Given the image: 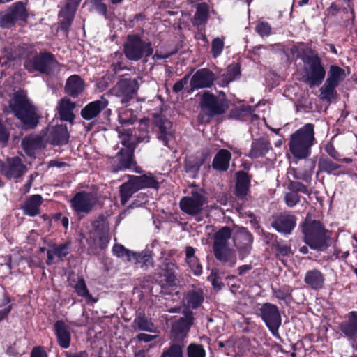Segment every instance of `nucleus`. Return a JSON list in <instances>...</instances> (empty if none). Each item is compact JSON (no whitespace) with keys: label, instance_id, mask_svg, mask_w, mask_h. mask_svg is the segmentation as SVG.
<instances>
[{"label":"nucleus","instance_id":"1","mask_svg":"<svg viewBox=\"0 0 357 357\" xmlns=\"http://www.w3.org/2000/svg\"><path fill=\"white\" fill-rule=\"evenodd\" d=\"M9 108L26 128L33 129L37 126L38 116L36 108L27 98L26 92H15L9 101Z\"/></svg>","mask_w":357,"mask_h":357},{"label":"nucleus","instance_id":"2","mask_svg":"<svg viewBox=\"0 0 357 357\" xmlns=\"http://www.w3.org/2000/svg\"><path fill=\"white\" fill-rule=\"evenodd\" d=\"M314 142V125L307 123L291 135L289 151L297 159H305L310 155Z\"/></svg>","mask_w":357,"mask_h":357},{"label":"nucleus","instance_id":"3","mask_svg":"<svg viewBox=\"0 0 357 357\" xmlns=\"http://www.w3.org/2000/svg\"><path fill=\"white\" fill-rule=\"evenodd\" d=\"M230 238V228L228 227L221 228L215 234L213 251L214 255L218 261L232 267L236 263V256L235 251L229 248Z\"/></svg>","mask_w":357,"mask_h":357},{"label":"nucleus","instance_id":"4","mask_svg":"<svg viewBox=\"0 0 357 357\" xmlns=\"http://www.w3.org/2000/svg\"><path fill=\"white\" fill-rule=\"evenodd\" d=\"M305 243L312 249L320 250L328 245L329 231L319 221L306 220L303 225Z\"/></svg>","mask_w":357,"mask_h":357},{"label":"nucleus","instance_id":"5","mask_svg":"<svg viewBox=\"0 0 357 357\" xmlns=\"http://www.w3.org/2000/svg\"><path fill=\"white\" fill-rule=\"evenodd\" d=\"M303 61L304 63L303 82L310 88L321 84L326 76V70L321 59L317 55L305 56Z\"/></svg>","mask_w":357,"mask_h":357},{"label":"nucleus","instance_id":"6","mask_svg":"<svg viewBox=\"0 0 357 357\" xmlns=\"http://www.w3.org/2000/svg\"><path fill=\"white\" fill-rule=\"evenodd\" d=\"M123 52L128 60L137 61L150 56L153 50L149 40H144L136 35H129L124 43Z\"/></svg>","mask_w":357,"mask_h":357},{"label":"nucleus","instance_id":"7","mask_svg":"<svg viewBox=\"0 0 357 357\" xmlns=\"http://www.w3.org/2000/svg\"><path fill=\"white\" fill-rule=\"evenodd\" d=\"M56 65L54 56L47 52L36 54L28 59L24 64L25 69L30 73L38 71L47 75L51 73Z\"/></svg>","mask_w":357,"mask_h":357},{"label":"nucleus","instance_id":"8","mask_svg":"<svg viewBox=\"0 0 357 357\" xmlns=\"http://www.w3.org/2000/svg\"><path fill=\"white\" fill-rule=\"evenodd\" d=\"M206 204L207 199L200 191H192L190 195L183 197L179 202L181 211L192 216L200 214Z\"/></svg>","mask_w":357,"mask_h":357},{"label":"nucleus","instance_id":"9","mask_svg":"<svg viewBox=\"0 0 357 357\" xmlns=\"http://www.w3.org/2000/svg\"><path fill=\"white\" fill-rule=\"evenodd\" d=\"M135 138L132 137H128V135H123L121 139V142L123 146V148L118 152L116 156V160L118 164L113 165V171L118 172L120 170L130 168L132 164V156L135 148L133 147Z\"/></svg>","mask_w":357,"mask_h":357},{"label":"nucleus","instance_id":"10","mask_svg":"<svg viewBox=\"0 0 357 357\" xmlns=\"http://www.w3.org/2000/svg\"><path fill=\"white\" fill-rule=\"evenodd\" d=\"M98 203L97 197L84 191L76 193L70 199L72 208L77 214L90 213Z\"/></svg>","mask_w":357,"mask_h":357},{"label":"nucleus","instance_id":"11","mask_svg":"<svg viewBox=\"0 0 357 357\" xmlns=\"http://www.w3.org/2000/svg\"><path fill=\"white\" fill-rule=\"evenodd\" d=\"M260 316L271 333L275 335L281 325L282 319L278 307L271 303H264L260 308Z\"/></svg>","mask_w":357,"mask_h":357},{"label":"nucleus","instance_id":"12","mask_svg":"<svg viewBox=\"0 0 357 357\" xmlns=\"http://www.w3.org/2000/svg\"><path fill=\"white\" fill-rule=\"evenodd\" d=\"M228 106L227 102L214 95L204 92L201 102L202 110L209 116L224 114Z\"/></svg>","mask_w":357,"mask_h":357},{"label":"nucleus","instance_id":"13","mask_svg":"<svg viewBox=\"0 0 357 357\" xmlns=\"http://www.w3.org/2000/svg\"><path fill=\"white\" fill-rule=\"evenodd\" d=\"M139 89L138 80L136 79H121L114 88L115 94L121 98V102L126 103L133 98Z\"/></svg>","mask_w":357,"mask_h":357},{"label":"nucleus","instance_id":"14","mask_svg":"<svg viewBox=\"0 0 357 357\" xmlns=\"http://www.w3.org/2000/svg\"><path fill=\"white\" fill-rule=\"evenodd\" d=\"M26 170V166L18 157L8 158L6 162L0 160V172L8 178L21 177Z\"/></svg>","mask_w":357,"mask_h":357},{"label":"nucleus","instance_id":"15","mask_svg":"<svg viewBox=\"0 0 357 357\" xmlns=\"http://www.w3.org/2000/svg\"><path fill=\"white\" fill-rule=\"evenodd\" d=\"M215 79L214 74L206 68L197 70L192 77L190 86L192 90L210 87Z\"/></svg>","mask_w":357,"mask_h":357},{"label":"nucleus","instance_id":"16","mask_svg":"<svg viewBox=\"0 0 357 357\" xmlns=\"http://www.w3.org/2000/svg\"><path fill=\"white\" fill-rule=\"evenodd\" d=\"M184 314L185 317L174 322L172 327V333L178 339H183L187 335L194 321L193 313L192 312L185 311Z\"/></svg>","mask_w":357,"mask_h":357},{"label":"nucleus","instance_id":"17","mask_svg":"<svg viewBox=\"0 0 357 357\" xmlns=\"http://www.w3.org/2000/svg\"><path fill=\"white\" fill-rule=\"evenodd\" d=\"M70 242H66L63 244H53L50 245L47 251V264L51 265L55 263V259H56V262L63 261L64 257L70 253Z\"/></svg>","mask_w":357,"mask_h":357},{"label":"nucleus","instance_id":"18","mask_svg":"<svg viewBox=\"0 0 357 357\" xmlns=\"http://www.w3.org/2000/svg\"><path fill=\"white\" fill-rule=\"evenodd\" d=\"M154 123L160 131L158 139L162 141L165 146H168L169 141L173 137L171 121L158 114L154 116Z\"/></svg>","mask_w":357,"mask_h":357},{"label":"nucleus","instance_id":"19","mask_svg":"<svg viewBox=\"0 0 357 357\" xmlns=\"http://www.w3.org/2000/svg\"><path fill=\"white\" fill-rule=\"evenodd\" d=\"M296 224V218L289 214L277 216L271 223L272 227L278 232L289 234Z\"/></svg>","mask_w":357,"mask_h":357},{"label":"nucleus","instance_id":"20","mask_svg":"<svg viewBox=\"0 0 357 357\" xmlns=\"http://www.w3.org/2000/svg\"><path fill=\"white\" fill-rule=\"evenodd\" d=\"M107 105L108 100L104 97H102L100 100L93 101L86 105L82 109L81 116L85 120H91L96 118Z\"/></svg>","mask_w":357,"mask_h":357},{"label":"nucleus","instance_id":"21","mask_svg":"<svg viewBox=\"0 0 357 357\" xmlns=\"http://www.w3.org/2000/svg\"><path fill=\"white\" fill-rule=\"evenodd\" d=\"M119 130V136L120 139L123 138V135H128V137H132L135 138L133 143V147H135L136 144L139 142H145L147 143L149 142V135L147 131V126L146 122H141L139 125V129L138 130L139 134H137V132L133 133V130L130 128H118Z\"/></svg>","mask_w":357,"mask_h":357},{"label":"nucleus","instance_id":"22","mask_svg":"<svg viewBox=\"0 0 357 357\" xmlns=\"http://www.w3.org/2000/svg\"><path fill=\"white\" fill-rule=\"evenodd\" d=\"M75 103L67 98L61 99L57 104L56 110L61 121L72 123L75 119L73 110Z\"/></svg>","mask_w":357,"mask_h":357},{"label":"nucleus","instance_id":"23","mask_svg":"<svg viewBox=\"0 0 357 357\" xmlns=\"http://www.w3.org/2000/svg\"><path fill=\"white\" fill-rule=\"evenodd\" d=\"M54 328L59 346L63 349L68 348L71 341L68 326L63 321L59 320L55 322Z\"/></svg>","mask_w":357,"mask_h":357},{"label":"nucleus","instance_id":"24","mask_svg":"<svg viewBox=\"0 0 357 357\" xmlns=\"http://www.w3.org/2000/svg\"><path fill=\"white\" fill-rule=\"evenodd\" d=\"M48 141L54 145H63L68 142L69 135L66 126L52 127L48 135Z\"/></svg>","mask_w":357,"mask_h":357},{"label":"nucleus","instance_id":"25","mask_svg":"<svg viewBox=\"0 0 357 357\" xmlns=\"http://www.w3.org/2000/svg\"><path fill=\"white\" fill-rule=\"evenodd\" d=\"M43 199L40 195H33L28 197L24 202L22 209L26 215L33 217L40 213V206Z\"/></svg>","mask_w":357,"mask_h":357},{"label":"nucleus","instance_id":"26","mask_svg":"<svg viewBox=\"0 0 357 357\" xmlns=\"http://www.w3.org/2000/svg\"><path fill=\"white\" fill-rule=\"evenodd\" d=\"M325 278L324 274L317 269L310 270L306 272L304 282L311 289L317 290L324 287Z\"/></svg>","mask_w":357,"mask_h":357},{"label":"nucleus","instance_id":"27","mask_svg":"<svg viewBox=\"0 0 357 357\" xmlns=\"http://www.w3.org/2000/svg\"><path fill=\"white\" fill-rule=\"evenodd\" d=\"M340 331L345 336L355 339L357 337V312H351L348 315V321L342 323L340 326Z\"/></svg>","mask_w":357,"mask_h":357},{"label":"nucleus","instance_id":"28","mask_svg":"<svg viewBox=\"0 0 357 357\" xmlns=\"http://www.w3.org/2000/svg\"><path fill=\"white\" fill-rule=\"evenodd\" d=\"M250 177L244 172L236 173V195L238 197H245L249 191Z\"/></svg>","mask_w":357,"mask_h":357},{"label":"nucleus","instance_id":"29","mask_svg":"<svg viewBox=\"0 0 357 357\" xmlns=\"http://www.w3.org/2000/svg\"><path fill=\"white\" fill-rule=\"evenodd\" d=\"M231 154L227 149H220L215 155L212 166L218 171H227L229 167Z\"/></svg>","mask_w":357,"mask_h":357},{"label":"nucleus","instance_id":"30","mask_svg":"<svg viewBox=\"0 0 357 357\" xmlns=\"http://www.w3.org/2000/svg\"><path fill=\"white\" fill-rule=\"evenodd\" d=\"M271 149V143L264 139L255 140L251 146L248 156L251 158H257L264 156Z\"/></svg>","mask_w":357,"mask_h":357},{"label":"nucleus","instance_id":"31","mask_svg":"<svg viewBox=\"0 0 357 357\" xmlns=\"http://www.w3.org/2000/svg\"><path fill=\"white\" fill-rule=\"evenodd\" d=\"M84 82L77 75H72L67 79L65 91L73 97H77L84 90Z\"/></svg>","mask_w":357,"mask_h":357},{"label":"nucleus","instance_id":"32","mask_svg":"<svg viewBox=\"0 0 357 357\" xmlns=\"http://www.w3.org/2000/svg\"><path fill=\"white\" fill-rule=\"evenodd\" d=\"M42 146V139L38 135H30L24 137L22 141V146L26 153L33 155L35 151Z\"/></svg>","mask_w":357,"mask_h":357},{"label":"nucleus","instance_id":"33","mask_svg":"<svg viewBox=\"0 0 357 357\" xmlns=\"http://www.w3.org/2000/svg\"><path fill=\"white\" fill-rule=\"evenodd\" d=\"M130 177L138 190L145 188H158L159 186V183L151 174L130 176Z\"/></svg>","mask_w":357,"mask_h":357},{"label":"nucleus","instance_id":"34","mask_svg":"<svg viewBox=\"0 0 357 357\" xmlns=\"http://www.w3.org/2000/svg\"><path fill=\"white\" fill-rule=\"evenodd\" d=\"M131 263L139 264L140 267L144 270H147L150 267L153 266V257L148 251H142L141 252H135Z\"/></svg>","mask_w":357,"mask_h":357},{"label":"nucleus","instance_id":"35","mask_svg":"<svg viewBox=\"0 0 357 357\" xmlns=\"http://www.w3.org/2000/svg\"><path fill=\"white\" fill-rule=\"evenodd\" d=\"M137 111L128 107V106L123 107L119 110V121L122 126L132 124L137 121Z\"/></svg>","mask_w":357,"mask_h":357},{"label":"nucleus","instance_id":"36","mask_svg":"<svg viewBox=\"0 0 357 357\" xmlns=\"http://www.w3.org/2000/svg\"><path fill=\"white\" fill-rule=\"evenodd\" d=\"M137 191H138V189L130 177L128 182L123 183L120 186L119 192L121 204L125 205Z\"/></svg>","mask_w":357,"mask_h":357},{"label":"nucleus","instance_id":"37","mask_svg":"<svg viewBox=\"0 0 357 357\" xmlns=\"http://www.w3.org/2000/svg\"><path fill=\"white\" fill-rule=\"evenodd\" d=\"M346 77L347 74L344 69L337 66L332 65L330 66L326 81L337 86L340 82Z\"/></svg>","mask_w":357,"mask_h":357},{"label":"nucleus","instance_id":"38","mask_svg":"<svg viewBox=\"0 0 357 357\" xmlns=\"http://www.w3.org/2000/svg\"><path fill=\"white\" fill-rule=\"evenodd\" d=\"M204 296L200 289H193L187 294L185 302L187 307L192 309L198 307L203 302Z\"/></svg>","mask_w":357,"mask_h":357},{"label":"nucleus","instance_id":"39","mask_svg":"<svg viewBox=\"0 0 357 357\" xmlns=\"http://www.w3.org/2000/svg\"><path fill=\"white\" fill-rule=\"evenodd\" d=\"M208 6L204 3L198 4L194 15V24L197 26L205 24L208 21Z\"/></svg>","mask_w":357,"mask_h":357},{"label":"nucleus","instance_id":"40","mask_svg":"<svg viewBox=\"0 0 357 357\" xmlns=\"http://www.w3.org/2000/svg\"><path fill=\"white\" fill-rule=\"evenodd\" d=\"M135 327L139 331H144L149 333H155L156 328L153 323L148 319L144 315H139L133 321Z\"/></svg>","mask_w":357,"mask_h":357},{"label":"nucleus","instance_id":"41","mask_svg":"<svg viewBox=\"0 0 357 357\" xmlns=\"http://www.w3.org/2000/svg\"><path fill=\"white\" fill-rule=\"evenodd\" d=\"M10 13L17 20H25L27 17V12L25 3L18 1L13 3L8 9Z\"/></svg>","mask_w":357,"mask_h":357},{"label":"nucleus","instance_id":"42","mask_svg":"<svg viewBox=\"0 0 357 357\" xmlns=\"http://www.w3.org/2000/svg\"><path fill=\"white\" fill-rule=\"evenodd\" d=\"M113 255L119 258H126L128 262L131 263L135 252L126 248L121 244L116 243L112 248Z\"/></svg>","mask_w":357,"mask_h":357},{"label":"nucleus","instance_id":"43","mask_svg":"<svg viewBox=\"0 0 357 357\" xmlns=\"http://www.w3.org/2000/svg\"><path fill=\"white\" fill-rule=\"evenodd\" d=\"M75 290L79 296L85 298L87 301L96 302L97 300L94 299L91 294L89 293L85 281L82 278H79L77 283L75 284Z\"/></svg>","mask_w":357,"mask_h":357},{"label":"nucleus","instance_id":"44","mask_svg":"<svg viewBox=\"0 0 357 357\" xmlns=\"http://www.w3.org/2000/svg\"><path fill=\"white\" fill-rule=\"evenodd\" d=\"M237 239L242 241V244L239 245V249L247 250L253 242L252 235L245 228L239 230Z\"/></svg>","mask_w":357,"mask_h":357},{"label":"nucleus","instance_id":"45","mask_svg":"<svg viewBox=\"0 0 357 357\" xmlns=\"http://www.w3.org/2000/svg\"><path fill=\"white\" fill-rule=\"evenodd\" d=\"M318 167L320 171L331 174L333 171L338 169L340 165L328 158H321L319 161Z\"/></svg>","mask_w":357,"mask_h":357},{"label":"nucleus","instance_id":"46","mask_svg":"<svg viewBox=\"0 0 357 357\" xmlns=\"http://www.w3.org/2000/svg\"><path fill=\"white\" fill-rule=\"evenodd\" d=\"M337 86L333 85L326 81L325 84L320 89V98L323 100L330 101L334 96L335 89Z\"/></svg>","mask_w":357,"mask_h":357},{"label":"nucleus","instance_id":"47","mask_svg":"<svg viewBox=\"0 0 357 357\" xmlns=\"http://www.w3.org/2000/svg\"><path fill=\"white\" fill-rule=\"evenodd\" d=\"M203 160H188L185 161V167L186 172L190 174L192 177H195L199 170L201 165L203 164Z\"/></svg>","mask_w":357,"mask_h":357},{"label":"nucleus","instance_id":"48","mask_svg":"<svg viewBox=\"0 0 357 357\" xmlns=\"http://www.w3.org/2000/svg\"><path fill=\"white\" fill-rule=\"evenodd\" d=\"M225 45L224 38H215L211 42V54L214 58L218 57L222 52Z\"/></svg>","mask_w":357,"mask_h":357},{"label":"nucleus","instance_id":"49","mask_svg":"<svg viewBox=\"0 0 357 357\" xmlns=\"http://www.w3.org/2000/svg\"><path fill=\"white\" fill-rule=\"evenodd\" d=\"M188 357H205L206 351L201 344H190L187 349Z\"/></svg>","mask_w":357,"mask_h":357},{"label":"nucleus","instance_id":"50","mask_svg":"<svg viewBox=\"0 0 357 357\" xmlns=\"http://www.w3.org/2000/svg\"><path fill=\"white\" fill-rule=\"evenodd\" d=\"M160 357H183L182 347L173 344L168 349L163 351Z\"/></svg>","mask_w":357,"mask_h":357},{"label":"nucleus","instance_id":"51","mask_svg":"<svg viewBox=\"0 0 357 357\" xmlns=\"http://www.w3.org/2000/svg\"><path fill=\"white\" fill-rule=\"evenodd\" d=\"M95 235L97 237V240L94 243L95 245H97L100 248H105L109 241V236L108 234L107 230H102L101 231H96Z\"/></svg>","mask_w":357,"mask_h":357},{"label":"nucleus","instance_id":"52","mask_svg":"<svg viewBox=\"0 0 357 357\" xmlns=\"http://www.w3.org/2000/svg\"><path fill=\"white\" fill-rule=\"evenodd\" d=\"M16 22V20L8 10L0 17V25L3 28H10L13 26Z\"/></svg>","mask_w":357,"mask_h":357},{"label":"nucleus","instance_id":"53","mask_svg":"<svg viewBox=\"0 0 357 357\" xmlns=\"http://www.w3.org/2000/svg\"><path fill=\"white\" fill-rule=\"evenodd\" d=\"M256 32L262 37L268 36L271 33V26L266 22H259L255 27Z\"/></svg>","mask_w":357,"mask_h":357},{"label":"nucleus","instance_id":"54","mask_svg":"<svg viewBox=\"0 0 357 357\" xmlns=\"http://www.w3.org/2000/svg\"><path fill=\"white\" fill-rule=\"evenodd\" d=\"M82 0H67L65 7L61 10V13H69L75 15L77 6Z\"/></svg>","mask_w":357,"mask_h":357},{"label":"nucleus","instance_id":"55","mask_svg":"<svg viewBox=\"0 0 357 357\" xmlns=\"http://www.w3.org/2000/svg\"><path fill=\"white\" fill-rule=\"evenodd\" d=\"M287 174L289 178H292L297 180H306L307 178V174L305 172L298 171L294 167H289L287 169Z\"/></svg>","mask_w":357,"mask_h":357},{"label":"nucleus","instance_id":"56","mask_svg":"<svg viewBox=\"0 0 357 357\" xmlns=\"http://www.w3.org/2000/svg\"><path fill=\"white\" fill-rule=\"evenodd\" d=\"M189 267L196 275H200L202 273V267L197 257L186 260Z\"/></svg>","mask_w":357,"mask_h":357},{"label":"nucleus","instance_id":"57","mask_svg":"<svg viewBox=\"0 0 357 357\" xmlns=\"http://www.w3.org/2000/svg\"><path fill=\"white\" fill-rule=\"evenodd\" d=\"M10 302V298L8 296H4L3 304L5 305V307L0 310V321L5 319L11 311L12 305L9 304Z\"/></svg>","mask_w":357,"mask_h":357},{"label":"nucleus","instance_id":"58","mask_svg":"<svg viewBox=\"0 0 357 357\" xmlns=\"http://www.w3.org/2000/svg\"><path fill=\"white\" fill-rule=\"evenodd\" d=\"M59 15L63 18L61 22V27L62 29H67L74 19V15L69 13H61L60 12Z\"/></svg>","mask_w":357,"mask_h":357},{"label":"nucleus","instance_id":"59","mask_svg":"<svg viewBox=\"0 0 357 357\" xmlns=\"http://www.w3.org/2000/svg\"><path fill=\"white\" fill-rule=\"evenodd\" d=\"M285 202L288 206L293 207L299 202V196L296 192H289L285 196Z\"/></svg>","mask_w":357,"mask_h":357},{"label":"nucleus","instance_id":"60","mask_svg":"<svg viewBox=\"0 0 357 357\" xmlns=\"http://www.w3.org/2000/svg\"><path fill=\"white\" fill-rule=\"evenodd\" d=\"M93 8L100 14L105 15L107 13V6L102 3V0H89Z\"/></svg>","mask_w":357,"mask_h":357},{"label":"nucleus","instance_id":"61","mask_svg":"<svg viewBox=\"0 0 357 357\" xmlns=\"http://www.w3.org/2000/svg\"><path fill=\"white\" fill-rule=\"evenodd\" d=\"M290 187L298 192H301L305 194L308 193L307 188L300 182L291 181L289 183Z\"/></svg>","mask_w":357,"mask_h":357},{"label":"nucleus","instance_id":"62","mask_svg":"<svg viewBox=\"0 0 357 357\" xmlns=\"http://www.w3.org/2000/svg\"><path fill=\"white\" fill-rule=\"evenodd\" d=\"M275 297L280 300H287L291 296V292L289 289H278L274 291Z\"/></svg>","mask_w":357,"mask_h":357},{"label":"nucleus","instance_id":"63","mask_svg":"<svg viewBox=\"0 0 357 357\" xmlns=\"http://www.w3.org/2000/svg\"><path fill=\"white\" fill-rule=\"evenodd\" d=\"M325 150L327 152V153L331 156L333 158H334L335 160H340V154L338 153V152L335 150V149L334 148V146L332 145V144H327L326 146V148H325Z\"/></svg>","mask_w":357,"mask_h":357},{"label":"nucleus","instance_id":"64","mask_svg":"<svg viewBox=\"0 0 357 357\" xmlns=\"http://www.w3.org/2000/svg\"><path fill=\"white\" fill-rule=\"evenodd\" d=\"M31 357H47V354L43 347H36L32 349Z\"/></svg>","mask_w":357,"mask_h":357}]
</instances>
